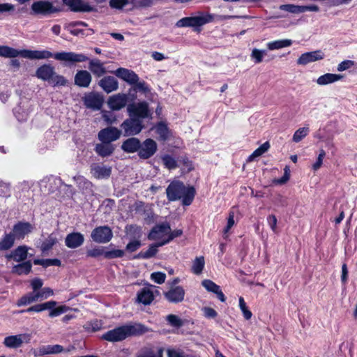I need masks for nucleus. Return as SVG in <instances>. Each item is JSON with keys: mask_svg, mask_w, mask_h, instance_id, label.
<instances>
[{"mask_svg": "<svg viewBox=\"0 0 357 357\" xmlns=\"http://www.w3.org/2000/svg\"><path fill=\"white\" fill-rule=\"evenodd\" d=\"M22 57L29 59H47L53 57L58 61L70 63L84 62L88 60V57L83 54H77L73 52H61L52 54L51 52L46 50H22Z\"/></svg>", "mask_w": 357, "mask_h": 357, "instance_id": "f257e3e1", "label": "nucleus"}, {"mask_svg": "<svg viewBox=\"0 0 357 357\" xmlns=\"http://www.w3.org/2000/svg\"><path fill=\"white\" fill-rule=\"evenodd\" d=\"M167 198L169 202L181 199L183 206H190L196 195V190L194 186H185L178 180L172 181L166 188Z\"/></svg>", "mask_w": 357, "mask_h": 357, "instance_id": "f03ea898", "label": "nucleus"}, {"mask_svg": "<svg viewBox=\"0 0 357 357\" xmlns=\"http://www.w3.org/2000/svg\"><path fill=\"white\" fill-rule=\"evenodd\" d=\"M144 332V326L142 324L124 325L108 331L102 335V339L112 342H119L129 336L141 335Z\"/></svg>", "mask_w": 357, "mask_h": 357, "instance_id": "7ed1b4c3", "label": "nucleus"}, {"mask_svg": "<svg viewBox=\"0 0 357 357\" xmlns=\"http://www.w3.org/2000/svg\"><path fill=\"white\" fill-rule=\"evenodd\" d=\"M57 302L55 301H49L42 303H38L32 305L27 309L21 310L19 313H31V312H41L43 311L49 310V317L51 318L56 317L61 314L67 312L70 307L61 305L56 307Z\"/></svg>", "mask_w": 357, "mask_h": 357, "instance_id": "20e7f679", "label": "nucleus"}, {"mask_svg": "<svg viewBox=\"0 0 357 357\" xmlns=\"http://www.w3.org/2000/svg\"><path fill=\"white\" fill-rule=\"evenodd\" d=\"M201 15L194 17H185L176 22L178 27H194L197 29L206 24L212 22L214 20V15L211 13H201Z\"/></svg>", "mask_w": 357, "mask_h": 357, "instance_id": "39448f33", "label": "nucleus"}, {"mask_svg": "<svg viewBox=\"0 0 357 357\" xmlns=\"http://www.w3.org/2000/svg\"><path fill=\"white\" fill-rule=\"evenodd\" d=\"M62 11L61 7L54 6L49 0H39L34 1L31 6V15L50 16Z\"/></svg>", "mask_w": 357, "mask_h": 357, "instance_id": "423d86ee", "label": "nucleus"}, {"mask_svg": "<svg viewBox=\"0 0 357 357\" xmlns=\"http://www.w3.org/2000/svg\"><path fill=\"white\" fill-rule=\"evenodd\" d=\"M120 127L121 132H123V135L128 137L139 134L145 126L143 121L129 116L123 121Z\"/></svg>", "mask_w": 357, "mask_h": 357, "instance_id": "0eeeda50", "label": "nucleus"}, {"mask_svg": "<svg viewBox=\"0 0 357 357\" xmlns=\"http://www.w3.org/2000/svg\"><path fill=\"white\" fill-rule=\"evenodd\" d=\"M127 111L129 116L137 118L141 121L150 116L149 104L146 101L129 104Z\"/></svg>", "mask_w": 357, "mask_h": 357, "instance_id": "6e6552de", "label": "nucleus"}, {"mask_svg": "<svg viewBox=\"0 0 357 357\" xmlns=\"http://www.w3.org/2000/svg\"><path fill=\"white\" fill-rule=\"evenodd\" d=\"M91 237L96 243H107L112 238L113 233L109 227L99 226L93 229Z\"/></svg>", "mask_w": 357, "mask_h": 357, "instance_id": "1a4fd4ad", "label": "nucleus"}, {"mask_svg": "<svg viewBox=\"0 0 357 357\" xmlns=\"http://www.w3.org/2000/svg\"><path fill=\"white\" fill-rule=\"evenodd\" d=\"M157 150V143L153 139L148 138L142 142V146L139 149L137 154L140 159L146 160L151 158Z\"/></svg>", "mask_w": 357, "mask_h": 357, "instance_id": "9d476101", "label": "nucleus"}, {"mask_svg": "<svg viewBox=\"0 0 357 357\" xmlns=\"http://www.w3.org/2000/svg\"><path fill=\"white\" fill-rule=\"evenodd\" d=\"M170 230V224L167 221L156 224L150 230L148 239L151 241L160 240L163 236L167 235Z\"/></svg>", "mask_w": 357, "mask_h": 357, "instance_id": "9b49d317", "label": "nucleus"}, {"mask_svg": "<svg viewBox=\"0 0 357 357\" xmlns=\"http://www.w3.org/2000/svg\"><path fill=\"white\" fill-rule=\"evenodd\" d=\"M121 130L116 127L109 126L100 130L98 134L99 140L101 142L111 143L120 138Z\"/></svg>", "mask_w": 357, "mask_h": 357, "instance_id": "f8f14e48", "label": "nucleus"}, {"mask_svg": "<svg viewBox=\"0 0 357 357\" xmlns=\"http://www.w3.org/2000/svg\"><path fill=\"white\" fill-rule=\"evenodd\" d=\"M33 228L29 222L19 221L13 225L11 233L17 240H23L26 235L32 232Z\"/></svg>", "mask_w": 357, "mask_h": 357, "instance_id": "ddd939ff", "label": "nucleus"}, {"mask_svg": "<svg viewBox=\"0 0 357 357\" xmlns=\"http://www.w3.org/2000/svg\"><path fill=\"white\" fill-rule=\"evenodd\" d=\"M63 3L68 6L70 10L75 13H90L96 11V9L84 2L82 0H62Z\"/></svg>", "mask_w": 357, "mask_h": 357, "instance_id": "4468645a", "label": "nucleus"}, {"mask_svg": "<svg viewBox=\"0 0 357 357\" xmlns=\"http://www.w3.org/2000/svg\"><path fill=\"white\" fill-rule=\"evenodd\" d=\"M30 340V336L28 334L22 333L15 335H9L4 338L3 344L5 347L10 349H17L20 348L23 342H29Z\"/></svg>", "mask_w": 357, "mask_h": 357, "instance_id": "2eb2a0df", "label": "nucleus"}, {"mask_svg": "<svg viewBox=\"0 0 357 357\" xmlns=\"http://www.w3.org/2000/svg\"><path fill=\"white\" fill-rule=\"evenodd\" d=\"M84 105L89 109L100 110L103 105V97L98 93H89L83 98Z\"/></svg>", "mask_w": 357, "mask_h": 357, "instance_id": "dca6fc26", "label": "nucleus"}, {"mask_svg": "<svg viewBox=\"0 0 357 357\" xmlns=\"http://www.w3.org/2000/svg\"><path fill=\"white\" fill-rule=\"evenodd\" d=\"M29 248L26 245H19L9 254L6 255L7 260H13L16 262L25 261L28 257Z\"/></svg>", "mask_w": 357, "mask_h": 357, "instance_id": "f3484780", "label": "nucleus"}, {"mask_svg": "<svg viewBox=\"0 0 357 357\" xmlns=\"http://www.w3.org/2000/svg\"><path fill=\"white\" fill-rule=\"evenodd\" d=\"M128 100V96L126 93H118L110 96L108 98L107 104L109 107L114 111H118L123 108Z\"/></svg>", "mask_w": 357, "mask_h": 357, "instance_id": "a211bd4d", "label": "nucleus"}, {"mask_svg": "<svg viewBox=\"0 0 357 357\" xmlns=\"http://www.w3.org/2000/svg\"><path fill=\"white\" fill-rule=\"evenodd\" d=\"M164 296L169 303H181L184 299L185 290L182 287L176 286L165 292Z\"/></svg>", "mask_w": 357, "mask_h": 357, "instance_id": "6ab92c4d", "label": "nucleus"}, {"mask_svg": "<svg viewBox=\"0 0 357 357\" xmlns=\"http://www.w3.org/2000/svg\"><path fill=\"white\" fill-rule=\"evenodd\" d=\"M202 285L208 292L213 293L216 295V297L221 302L225 303L227 298L222 292L220 287L209 279H204L202 281Z\"/></svg>", "mask_w": 357, "mask_h": 357, "instance_id": "aec40b11", "label": "nucleus"}, {"mask_svg": "<svg viewBox=\"0 0 357 357\" xmlns=\"http://www.w3.org/2000/svg\"><path fill=\"white\" fill-rule=\"evenodd\" d=\"M324 58V54L321 50H316L302 54L297 60L298 65L305 66L311 62L321 60Z\"/></svg>", "mask_w": 357, "mask_h": 357, "instance_id": "412c9836", "label": "nucleus"}, {"mask_svg": "<svg viewBox=\"0 0 357 357\" xmlns=\"http://www.w3.org/2000/svg\"><path fill=\"white\" fill-rule=\"evenodd\" d=\"M98 84L107 93L115 91L119 89L118 80L113 76H105L99 80Z\"/></svg>", "mask_w": 357, "mask_h": 357, "instance_id": "4be33fe9", "label": "nucleus"}, {"mask_svg": "<svg viewBox=\"0 0 357 357\" xmlns=\"http://www.w3.org/2000/svg\"><path fill=\"white\" fill-rule=\"evenodd\" d=\"M84 242V235L77 231H73L68 234L65 238L66 245L71 249H75L80 247Z\"/></svg>", "mask_w": 357, "mask_h": 357, "instance_id": "5701e85b", "label": "nucleus"}, {"mask_svg": "<svg viewBox=\"0 0 357 357\" xmlns=\"http://www.w3.org/2000/svg\"><path fill=\"white\" fill-rule=\"evenodd\" d=\"M165 245L162 241L151 244L146 251H140L138 254L132 257V259H150L156 255L158 252V248Z\"/></svg>", "mask_w": 357, "mask_h": 357, "instance_id": "b1692460", "label": "nucleus"}, {"mask_svg": "<svg viewBox=\"0 0 357 357\" xmlns=\"http://www.w3.org/2000/svg\"><path fill=\"white\" fill-rule=\"evenodd\" d=\"M55 74L54 67L50 64H43L38 67L36 71V76L43 81L50 82Z\"/></svg>", "mask_w": 357, "mask_h": 357, "instance_id": "393cba45", "label": "nucleus"}, {"mask_svg": "<svg viewBox=\"0 0 357 357\" xmlns=\"http://www.w3.org/2000/svg\"><path fill=\"white\" fill-rule=\"evenodd\" d=\"M142 146L141 141L136 137H130L124 140L121 144V149L128 153H138Z\"/></svg>", "mask_w": 357, "mask_h": 357, "instance_id": "a878e982", "label": "nucleus"}, {"mask_svg": "<svg viewBox=\"0 0 357 357\" xmlns=\"http://www.w3.org/2000/svg\"><path fill=\"white\" fill-rule=\"evenodd\" d=\"M92 77L89 72L85 70H78L75 76V84L79 86L86 88L91 82Z\"/></svg>", "mask_w": 357, "mask_h": 357, "instance_id": "bb28decb", "label": "nucleus"}, {"mask_svg": "<svg viewBox=\"0 0 357 357\" xmlns=\"http://www.w3.org/2000/svg\"><path fill=\"white\" fill-rule=\"evenodd\" d=\"M89 70L96 77H101L107 73L104 63L99 59H91L89 63Z\"/></svg>", "mask_w": 357, "mask_h": 357, "instance_id": "cd10ccee", "label": "nucleus"}, {"mask_svg": "<svg viewBox=\"0 0 357 357\" xmlns=\"http://www.w3.org/2000/svg\"><path fill=\"white\" fill-rule=\"evenodd\" d=\"M155 129V133L158 135L159 141L166 142L170 139L172 132L165 122L160 121L157 123Z\"/></svg>", "mask_w": 357, "mask_h": 357, "instance_id": "c85d7f7f", "label": "nucleus"}, {"mask_svg": "<svg viewBox=\"0 0 357 357\" xmlns=\"http://www.w3.org/2000/svg\"><path fill=\"white\" fill-rule=\"evenodd\" d=\"M154 299L153 291L148 287L142 288L137 294V301L144 305H150Z\"/></svg>", "mask_w": 357, "mask_h": 357, "instance_id": "c756f323", "label": "nucleus"}, {"mask_svg": "<svg viewBox=\"0 0 357 357\" xmlns=\"http://www.w3.org/2000/svg\"><path fill=\"white\" fill-rule=\"evenodd\" d=\"M114 145L109 142L97 144L94 149L96 153L102 158L110 156L114 153Z\"/></svg>", "mask_w": 357, "mask_h": 357, "instance_id": "7c9ffc66", "label": "nucleus"}, {"mask_svg": "<svg viewBox=\"0 0 357 357\" xmlns=\"http://www.w3.org/2000/svg\"><path fill=\"white\" fill-rule=\"evenodd\" d=\"M91 172L94 177L100 179L109 178L112 174V169L111 167L93 164L91 166Z\"/></svg>", "mask_w": 357, "mask_h": 357, "instance_id": "2f4dec72", "label": "nucleus"}, {"mask_svg": "<svg viewBox=\"0 0 357 357\" xmlns=\"http://www.w3.org/2000/svg\"><path fill=\"white\" fill-rule=\"evenodd\" d=\"M19 264L12 267L11 272L18 275H28L31 272L32 264L30 260L18 262Z\"/></svg>", "mask_w": 357, "mask_h": 357, "instance_id": "473e14b6", "label": "nucleus"}, {"mask_svg": "<svg viewBox=\"0 0 357 357\" xmlns=\"http://www.w3.org/2000/svg\"><path fill=\"white\" fill-rule=\"evenodd\" d=\"M58 243V239L54 234H50L47 238L43 241L38 248L42 253H46L53 248V247Z\"/></svg>", "mask_w": 357, "mask_h": 357, "instance_id": "72a5a7b5", "label": "nucleus"}, {"mask_svg": "<svg viewBox=\"0 0 357 357\" xmlns=\"http://www.w3.org/2000/svg\"><path fill=\"white\" fill-rule=\"evenodd\" d=\"M343 77H344V76L342 75L326 73V74L320 76L317 79V83L319 85H326V84L334 83L337 81H339V80L342 79Z\"/></svg>", "mask_w": 357, "mask_h": 357, "instance_id": "f704fd0d", "label": "nucleus"}, {"mask_svg": "<svg viewBox=\"0 0 357 357\" xmlns=\"http://www.w3.org/2000/svg\"><path fill=\"white\" fill-rule=\"evenodd\" d=\"M71 349H65L63 346L60 344H48L45 345L40 349V351L44 355L57 354L61 352H69Z\"/></svg>", "mask_w": 357, "mask_h": 357, "instance_id": "c9c22d12", "label": "nucleus"}, {"mask_svg": "<svg viewBox=\"0 0 357 357\" xmlns=\"http://www.w3.org/2000/svg\"><path fill=\"white\" fill-rule=\"evenodd\" d=\"M38 296L39 295L36 292H29L20 298L16 304L18 307L28 305L39 301Z\"/></svg>", "mask_w": 357, "mask_h": 357, "instance_id": "e433bc0d", "label": "nucleus"}, {"mask_svg": "<svg viewBox=\"0 0 357 357\" xmlns=\"http://www.w3.org/2000/svg\"><path fill=\"white\" fill-rule=\"evenodd\" d=\"M22 57V50H18L6 45H0V56L5 58Z\"/></svg>", "mask_w": 357, "mask_h": 357, "instance_id": "4c0bfd02", "label": "nucleus"}, {"mask_svg": "<svg viewBox=\"0 0 357 357\" xmlns=\"http://www.w3.org/2000/svg\"><path fill=\"white\" fill-rule=\"evenodd\" d=\"M15 240L16 238L13 236V234L11 232L8 234L6 233L0 241V250H8L10 249L13 246Z\"/></svg>", "mask_w": 357, "mask_h": 357, "instance_id": "58836bf2", "label": "nucleus"}, {"mask_svg": "<svg viewBox=\"0 0 357 357\" xmlns=\"http://www.w3.org/2000/svg\"><path fill=\"white\" fill-rule=\"evenodd\" d=\"M292 44V41L289 39L278 40L269 42L267 47L270 50H279L283 47H289Z\"/></svg>", "mask_w": 357, "mask_h": 357, "instance_id": "ea45409f", "label": "nucleus"}, {"mask_svg": "<svg viewBox=\"0 0 357 357\" xmlns=\"http://www.w3.org/2000/svg\"><path fill=\"white\" fill-rule=\"evenodd\" d=\"M205 261L203 256L197 257L192 261L191 271L195 275H199L204 268Z\"/></svg>", "mask_w": 357, "mask_h": 357, "instance_id": "a19ab883", "label": "nucleus"}, {"mask_svg": "<svg viewBox=\"0 0 357 357\" xmlns=\"http://www.w3.org/2000/svg\"><path fill=\"white\" fill-rule=\"evenodd\" d=\"M270 148V144L268 142H266L262 144L259 147L255 149L253 153L248 157V162L252 161L255 158L259 157L264 153L268 151Z\"/></svg>", "mask_w": 357, "mask_h": 357, "instance_id": "79ce46f5", "label": "nucleus"}, {"mask_svg": "<svg viewBox=\"0 0 357 357\" xmlns=\"http://www.w3.org/2000/svg\"><path fill=\"white\" fill-rule=\"evenodd\" d=\"M161 159L165 167L169 170L175 169L178 167L175 158L169 154H165L161 157Z\"/></svg>", "mask_w": 357, "mask_h": 357, "instance_id": "37998d69", "label": "nucleus"}, {"mask_svg": "<svg viewBox=\"0 0 357 357\" xmlns=\"http://www.w3.org/2000/svg\"><path fill=\"white\" fill-rule=\"evenodd\" d=\"M102 327V323L100 320L94 319L91 321H88L84 325V328L89 332H96L100 331Z\"/></svg>", "mask_w": 357, "mask_h": 357, "instance_id": "c03bdc74", "label": "nucleus"}, {"mask_svg": "<svg viewBox=\"0 0 357 357\" xmlns=\"http://www.w3.org/2000/svg\"><path fill=\"white\" fill-rule=\"evenodd\" d=\"M50 83L52 84L53 86H64L67 85L68 80L64 76L55 73L50 79Z\"/></svg>", "mask_w": 357, "mask_h": 357, "instance_id": "a18cd8bd", "label": "nucleus"}, {"mask_svg": "<svg viewBox=\"0 0 357 357\" xmlns=\"http://www.w3.org/2000/svg\"><path fill=\"white\" fill-rule=\"evenodd\" d=\"M308 132L309 128L307 127L298 128L293 135V142L296 143L301 142L304 137H305L307 135Z\"/></svg>", "mask_w": 357, "mask_h": 357, "instance_id": "49530a36", "label": "nucleus"}, {"mask_svg": "<svg viewBox=\"0 0 357 357\" xmlns=\"http://www.w3.org/2000/svg\"><path fill=\"white\" fill-rule=\"evenodd\" d=\"M77 26H78V25L76 24V23H75L74 22H71L68 24V25L66 26V28L73 36H84L85 31L82 29L77 28Z\"/></svg>", "mask_w": 357, "mask_h": 357, "instance_id": "de8ad7c7", "label": "nucleus"}, {"mask_svg": "<svg viewBox=\"0 0 357 357\" xmlns=\"http://www.w3.org/2000/svg\"><path fill=\"white\" fill-rule=\"evenodd\" d=\"M125 255V252L123 250H112L105 251L104 253V257L107 259H112L115 258H121Z\"/></svg>", "mask_w": 357, "mask_h": 357, "instance_id": "09e8293b", "label": "nucleus"}, {"mask_svg": "<svg viewBox=\"0 0 357 357\" xmlns=\"http://www.w3.org/2000/svg\"><path fill=\"white\" fill-rule=\"evenodd\" d=\"M239 307L243 312V317L246 320L251 319L252 316V312L248 309L244 298L241 296L239 298Z\"/></svg>", "mask_w": 357, "mask_h": 357, "instance_id": "8fccbe9b", "label": "nucleus"}, {"mask_svg": "<svg viewBox=\"0 0 357 357\" xmlns=\"http://www.w3.org/2000/svg\"><path fill=\"white\" fill-rule=\"evenodd\" d=\"M280 9L291 13H303L302 6L294 4H284L280 6Z\"/></svg>", "mask_w": 357, "mask_h": 357, "instance_id": "3c124183", "label": "nucleus"}, {"mask_svg": "<svg viewBox=\"0 0 357 357\" xmlns=\"http://www.w3.org/2000/svg\"><path fill=\"white\" fill-rule=\"evenodd\" d=\"M182 234H183L182 229H174V231L170 230V231L167 233V238L162 239L161 241H162V243H164V245H166V244L169 243L170 241H172V240H174L175 238L181 236Z\"/></svg>", "mask_w": 357, "mask_h": 357, "instance_id": "603ef678", "label": "nucleus"}, {"mask_svg": "<svg viewBox=\"0 0 357 357\" xmlns=\"http://www.w3.org/2000/svg\"><path fill=\"white\" fill-rule=\"evenodd\" d=\"M105 253L102 247H95L92 249L88 250L86 252V257L97 258L100 256L103 255Z\"/></svg>", "mask_w": 357, "mask_h": 357, "instance_id": "864d4df0", "label": "nucleus"}, {"mask_svg": "<svg viewBox=\"0 0 357 357\" xmlns=\"http://www.w3.org/2000/svg\"><path fill=\"white\" fill-rule=\"evenodd\" d=\"M128 4H132L130 10L151 6V3L148 0H128Z\"/></svg>", "mask_w": 357, "mask_h": 357, "instance_id": "5fc2aeb1", "label": "nucleus"}, {"mask_svg": "<svg viewBox=\"0 0 357 357\" xmlns=\"http://www.w3.org/2000/svg\"><path fill=\"white\" fill-rule=\"evenodd\" d=\"M167 321L174 327L180 328L183 325V320L175 314H169L167 317Z\"/></svg>", "mask_w": 357, "mask_h": 357, "instance_id": "6e6d98bb", "label": "nucleus"}, {"mask_svg": "<svg viewBox=\"0 0 357 357\" xmlns=\"http://www.w3.org/2000/svg\"><path fill=\"white\" fill-rule=\"evenodd\" d=\"M109 5L112 8L121 10L128 5V0H109Z\"/></svg>", "mask_w": 357, "mask_h": 357, "instance_id": "4d7b16f0", "label": "nucleus"}, {"mask_svg": "<svg viewBox=\"0 0 357 357\" xmlns=\"http://www.w3.org/2000/svg\"><path fill=\"white\" fill-rule=\"evenodd\" d=\"M265 54L264 50H260L255 48L251 54V57L254 59L255 63H259L263 61V56Z\"/></svg>", "mask_w": 357, "mask_h": 357, "instance_id": "13d9d810", "label": "nucleus"}, {"mask_svg": "<svg viewBox=\"0 0 357 357\" xmlns=\"http://www.w3.org/2000/svg\"><path fill=\"white\" fill-rule=\"evenodd\" d=\"M130 72L131 70L120 67L117 68L116 70L111 71L110 73L114 74L116 77L125 81V79L127 77V75H129Z\"/></svg>", "mask_w": 357, "mask_h": 357, "instance_id": "bf43d9fd", "label": "nucleus"}, {"mask_svg": "<svg viewBox=\"0 0 357 357\" xmlns=\"http://www.w3.org/2000/svg\"><path fill=\"white\" fill-rule=\"evenodd\" d=\"M36 294H38V300H43L52 296L54 292L53 290L50 287H44L40 289Z\"/></svg>", "mask_w": 357, "mask_h": 357, "instance_id": "052dcab7", "label": "nucleus"}, {"mask_svg": "<svg viewBox=\"0 0 357 357\" xmlns=\"http://www.w3.org/2000/svg\"><path fill=\"white\" fill-rule=\"evenodd\" d=\"M151 278L155 283L158 284H161L165 282L166 279V275L162 272H154L151 275Z\"/></svg>", "mask_w": 357, "mask_h": 357, "instance_id": "680f3d73", "label": "nucleus"}, {"mask_svg": "<svg viewBox=\"0 0 357 357\" xmlns=\"http://www.w3.org/2000/svg\"><path fill=\"white\" fill-rule=\"evenodd\" d=\"M142 245L139 240H134L129 242L126 247V251L128 252H134L137 251Z\"/></svg>", "mask_w": 357, "mask_h": 357, "instance_id": "e2e57ef3", "label": "nucleus"}, {"mask_svg": "<svg viewBox=\"0 0 357 357\" xmlns=\"http://www.w3.org/2000/svg\"><path fill=\"white\" fill-rule=\"evenodd\" d=\"M178 162L184 167H185L188 172H191L194 169L192 162L187 155L181 156L178 158Z\"/></svg>", "mask_w": 357, "mask_h": 357, "instance_id": "0e129e2a", "label": "nucleus"}, {"mask_svg": "<svg viewBox=\"0 0 357 357\" xmlns=\"http://www.w3.org/2000/svg\"><path fill=\"white\" fill-rule=\"evenodd\" d=\"M326 155V152L324 149H321L319 154L317 157V161L313 164L312 169L314 171L318 170L322 165L323 160Z\"/></svg>", "mask_w": 357, "mask_h": 357, "instance_id": "69168bd1", "label": "nucleus"}, {"mask_svg": "<svg viewBox=\"0 0 357 357\" xmlns=\"http://www.w3.org/2000/svg\"><path fill=\"white\" fill-rule=\"evenodd\" d=\"M354 64H355V63L354 61L344 60L338 64L337 70L342 72V71L348 70L350 68L353 67L354 66Z\"/></svg>", "mask_w": 357, "mask_h": 357, "instance_id": "338daca9", "label": "nucleus"}, {"mask_svg": "<svg viewBox=\"0 0 357 357\" xmlns=\"http://www.w3.org/2000/svg\"><path fill=\"white\" fill-rule=\"evenodd\" d=\"M10 185L3 181H0V196L6 197L10 196Z\"/></svg>", "mask_w": 357, "mask_h": 357, "instance_id": "774afa93", "label": "nucleus"}]
</instances>
